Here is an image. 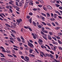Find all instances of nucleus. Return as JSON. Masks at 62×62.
I'll list each match as a JSON object with an SVG mask.
<instances>
[{"mask_svg":"<svg viewBox=\"0 0 62 62\" xmlns=\"http://www.w3.org/2000/svg\"><path fill=\"white\" fill-rule=\"evenodd\" d=\"M16 22L17 23V25H19L20 24V23L21 22H22V19L21 18L18 19L16 20Z\"/></svg>","mask_w":62,"mask_h":62,"instance_id":"nucleus-1","label":"nucleus"},{"mask_svg":"<svg viewBox=\"0 0 62 62\" xmlns=\"http://www.w3.org/2000/svg\"><path fill=\"white\" fill-rule=\"evenodd\" d=\"M10 39V41L11 43H13L14 44V42H13V41L14 40V39L13 38L10 37L9 38Z\"/></svg>","mask_w":62,"mask_h":62,"instance_id":"nucleus-2","label":"nucleus"},{"mask_svg":"<svg viewBox=\"0 0 62 62\" xmlns=\"http://www.w3.org/2000/svg\"><path fill=\"white\" fill-rule=\"evenodd\" d=\"M38 42L39 44L41 45L42 44V43H43V41L42 40L40 39H39L38 41Z\"/></svg>","mask_w":62,"mask_h":62,"instance_id":"nucleus-3","label":"nucleus"},{"mask_svg":"<svg viewBox=\"0 0 62 62\" xmlns=\"http://www.w3.org/2000/svg\"><path fill=\"white\" fill-rule=\"evenodd\" d=\"M28 45L30 47H31V48H33V47H34V46H33V45L32 44L30 43H28Z\"/></svg>","mask_w":62,"mask_h":62,"instance_id":"nucleus-4","label":"nucleus"},{"mask_svg":"<svg viewBox=\"0 0 62 62\" xmlns=\"http://www.w3.org/2000/svg\"><path fill=\"white\" fill-rule=\"evenodd\" d=\"M5 5H2V6H0V9H5V7H4Z\"/></svg>","mask_w":62,"mask_h":62,"instance_id":"nucleus-5","label":"nucleus"},{"mask_svg":"<svg viewBox=\"0 0 62 62\" xmlns=\"http://www.w3.org/2000/svg\"><path fill=\"white\" fill-rule=\"evenodd\" d=\"M2 15H3V16H4V17H6V16L5 15V14H4L3 13L0 14V17H1L2 18H4V17H3V16Z\"/></svg>","mask_w":62,"mask_h":62,"instance_id":"nucleus-6","label":"nucleus"},{"mask_svg":"<svg viewBox=\"0 0 62 62\" xmlns=\"http://www.w3.org/2000/svg\"><path fill=\"white\" fill-rule=\"evenodd\" d=\"M41 48H42V49H44L45 48L46 50V49H47V48H46V46H45L42 45L41 46Z\"/></svg>","mask_w":62,"mask_h":62,"instance_id":"nucleus-7","label":"nucleus"},{"mask_svg":"<svg viewBox=\"0 0 62 62\" xmlns=\"http://www.w3.org/2000/svg\"><path fill=\"white\" fill-rule=\"evenodd\" d=\"M48 38L50 40H51L52 39V38L51 37V36L49 35H47Z\"/></svg>","mask_w":62,"mask_h":62,"instance_id":"nucleus-8","label":"nucleus"},{"mask_svg":"<svg viewBox=\"0 0 62 62\" xmlns=\"http://www.w3.org/2000/svg\"><path fill=\"white\" fill-rule=\"evenodd\" d=\"M17 39L18 42H21V40L20 39V38L19 37H17Z\"/></svg>","mask_w":62,"mask_h":62,"instance_id":"nucleus-9","label":"nucleus"},{"mask_svg":"<svg viewBox=\"0 0 62 62\" xmlns=\"http://www.w3.org/2000/svg\"><path fill=\"white\" fill-rule=\"evenodd\" d=\"M29 52L30 54L33 53V50L31 49H30L29 50Z\"/></svg>","mask_w":62,"mask_h":62,"instance_id":"nucleus-10","label":"nucleus"},{"mask_svg":"<svg viewBox=\"0 0 62 62\" xmlns=\"http://www.w3.org/2000/svg\"><path fill=\"white\" fill-rule=\"evenodd\" d=\"M46 15L47 17H50V15L48 13H46Z\"/></svg>","mask_w":62,"mask_h":62,"instance_id":"nucleus-11","label":"nucleus"},{"mask_svg":"<svg viewBox=\"0 0 62 62\" xmlns=\"http://www.w3.org/2000/svg\"><path fill=\"white\" fill-rule=\"evenodd\" d=\"M56 48V46H54L53 48H52V50L54 51H55Z\"/></svg>","mask_w":62,"mask_h":62,"instance_id":"nucleus-12","label":"nucleus"},{"mask_svg":"<svg viewBox=\"0 0 62 62\" xmlns=\"http://www.w3.org/2000/svg\"><path fill=\"white\" fill-rule=\"evenodd\" d=\"M47 8L48 9H52V7L50 6H48Z\"/></svg>","mask_w":62,"mask_h":62,"instance_id":"nucleus-13","label":"nucleus"},{"mask_svg":"<svg viewBox=\"0 0 62 62\" xmlns=\"http://www.w3.org/2000/svg\"><path fill=\"white\" fill-rule=\"evenodd\" d=\"M41 14L42 15L44 16V17H46V15L44 13H41Z\"/></svg>","mask_w":62,"mask_h":62,"instance_id":"nucleus-14","label":"nucleus"},{"mask_svg":"<svg viewBox=\"0 0 62 62\" xmlns=\"http://www.w3.org/2000/svg\"><path fill=\"white\" fill-rule=\"evenodd\" d=\"M50 20L52 21H55V19L53 18H50Z\"/></svg>","mask_w":62,"mask_h":62,"instance_id":"nucleus-15","label":"nucleus"},{"mask_svg":"<svg viewBox=\"0 0 62 62\" xmlns=\"http://www.w3.org/2000/svg\"><path fill=\"white\" fill-rule=\"evenodd\" d=\"M31 1V0H26V2L27 4L29 3V2Z\"/></svg>","mask_w":62,"mask_h":62,"instance_id":"nucleus-16","label":"nucleus"},{"mask_svg":"<svg viewBox=\"0 0 62 62\" xmlns=\"http://www.w3.org/2000/svg\"><path fill=\"white\" fill-rule=\"evenodd\" d=\"M57 40H58V43H59L60 44H62V42H61L58 39Z\"/></svg>","mask_w":62,"mask_h":62,"instance_id":"nucleus-17","label":"nucleus"},{"mask_svg":"<svg viewBox=\"0 0 62 62\" xmlns=\"http://www.w3.org/2000/svg\"><path fill=\"white\" fill-rule=\"evenodd\" d=\"M38 1H39V2H40L41 3H43V1L42 0H38Z\"/></svg>","mask_w":62,"mask_h":62,"instance_id":"nucleus-18","label":"nucleus"},{"mask_svg":"<svg viewBox=\"0 0 62 62\" xmlns=\"http://www.w3.org/2000/svg\"><path fill=\"white\" fill-rule=\"evenodd\" d=\"M55 56H56V59H58V57H59V56L57 54H55Z\"/></svg>","mask_w":62,"mask_h":62,"instance_id":"nucleus-19","label":"nucleus"},{"mask_svg":"<svg viewBox=\"0 0 62 62\" xmlns=\"http://www.w3.org/2000/svg\"><path fill=\"white\" fill-rule=\"evenodd\" d=\"M27 6H28V5L27 4H25L24 7V8H26L27 7Z\"/></svg>","mask_w":62,"mask_h":62,"instance_id":"nucleus-20","label":"nucleus"},{"mask_svg":"<svg viewBox=\"0 0 62 62\" xmlns=\"http://www.w3.org/2000/svg\"><path fill=\"white\" fill-rule=\"evenodd\" d=\"M42 20L43 21H45V18L43 16L41 18Z\"/></svg>","mask_w":62,"mask_h":62,"instance_id":"nucleus-21","label":"nucleus"},{"mask_svg":"<svg viewBox=\"0 0 62 62\" xmlns=\"http://www.w3.org/2000/svg\"><path fill=\"white\" fill-rule=\"evenodd\" d=\"M5 25L6 26H7V27H8L10 28V26L9 25V24H8L5 23Z\"/></svg>","mask_w":62,"mask_h":62,"instance_id":"nucleus-22","label":"nucleus"},{"mask_svg":"<svg viewBox=\"0 0 62 62\" xmlns=\"http://www.w3.org/2000/svg\"><path fill=\"white\" fill-rule=\"evenodd\" d=\"M35 51L36 52V53H37V54H39V52H38V50L36 49H35Z\"/></svg>","mask_w":62,"mask_h":62,"instance_id":"nucleus-23","label":"nucleus"},{"mask_svg":"<svg viewBox=\"0 0 62 62\" xmlns=\"http://www.w3.org/2000/svg\"><path fill=\"white\" fill-rule=\"evenodd\" d=\"M25 58L27 60L29 61V58L27 56H25Z\"/></svg>","mask_w":62,"mask_h":62,"instance_id":"nucleus-24","label":"nucleus"},{"mask_svg":"<svg viewBox=\"0 0 62 62\" xmlns=\"http://www.w3.org/2000/svg\"><path fill=\"white\" fill-rule=\"evenodd\" d=\"M33 23L34 26H36V23L34 22H33Z\"/></svg>","mask_w":62,"mask_h":62,"instance_id":"nucleus-25","label":"nucleus"},{"mask_svg":"<svg viewBox=\"0 0 62 62\" xmlns=\"http://www.w3.org/2000/svg\"><path fill=\"white\" fill-rule=\"evenodd\" d=\"M60 29V27H57L55 28V29H56V30H58V29Z\"/></svg>","mask_w":62,"mask_h":62,"instance_id":"nucleus-26","label":"nucleus"},{"mask_svg":"<svg viewBox=\"0 0 62 62\" xmlns=\"http://www.w3.org/2000/svg\"><path fill=\"white\" fill-rule=\"evenodd\" d=\"M52 39H54L56 41H57V39H56V38H55V37H52Z\"/></svg>","mask_w":62,"mask_h":62,"instance_id":"nucleus-27","label":"nucleus"},{"mask_svg":"<svg viewBox=\"0 0 62 62\" xmlns=\"http://www.w3.org/2000/svg\"><path fill=\"white\" fill-rule=\"evenodd\" d=\"M13 8H17V6H15V5H13Z\"/></svg>","mask_w":62,"mask_h":62,"instance_id":"nucleus-28","label":"nucleus"},{"mask_svg":"<svg viewBox=\"0 0 62 62\" xmlns=\"http://www.w3.org/2000/svg\"><path fill=\"white\" fill-rule=\"evenodd\" d=\"M0 60L1 61H5V59L3 58H0Z\"/></svg>","mask_w":62,"mask_h":62,"instance_id":"nucleus-29","label":"nucleus"},{"mask_svg":"<svg viewBox=\"0 0 62 62\" xmlns=\"http://www.w3.org/2000/svg\"><path fill=\"white\" fill-rule=\"evenodd\" d=\"M46 24L47 25H48V26H51L52 25H51V24H50V23H46Z\"/></svg>","mask_w":62,"mask_h":62,"instance_id":"nucleus-30","label":"nucleus"},{"mask_svg":"<svg viewBox=\"0 0 62 62\" xmlns=\"http://www.w3.org/2000/svg\"><path fill=\"white\" fill-rule=\"evenodd\" d=\"M56 13H58V15H59L60 16L61 15V14L59 12H58V11H56Z\"/></svg>","mask_w":62,"mask_h":62,"instance_id":"nucleus-31","label":"nucleus"},{"mask_svg":"<svg viewBox=\"0 0 62 62\" xmlns=\"http://www.w3.org/2000/svg\"><path fill=\"white\" fill-rule=\"evenodd\" d=\"M12 32H13V33H15V34H16V32H15V31H14V30H11Z\"/></svg>","mask_w":62,"mask_h":62,"instance_id":"nucleus-32","label":"nucleus"},{"mask_svg":"<svg viewBox=\"0 0 62 62\" xmlns=\"http://www.w3.org/2000/svg\"><path fill=\"white\" fill-rule=\"evenodd\" d=\"M55 37H56V38H57V39H60V37L59 36H55Z\"/></svg>","mask_w":62,"mask_h":62,"instance_id":"nucleus-33","label":"nucleus"},{"mask_svg":"<svg viewBox=\"0 0 62 62\" xmlns=\"http://www.w3.org/2000/svg\"><path fill=\"white\" fill-rule=\"evenodd\" d=\"M25 0H21V2L22 3V4H24V2H25Z\"/></svg>","mask_w":62,"mask_h":62,"instance_id":"nucleus-34","label":"nucleus"},{"mask_svg":"<svg viewBox=\"0 0 62 62\" xmlns=\"http://www.w3.org/2000/svg\"><path fill=\"white\" fill-rule=\"evenodd\" d=\"M6 53H10V51L7 50L6 51Z\"/></svg>","mask_w":62,"mask_h":62,"instance_id":"nucleus-35","label":"nucleus"},{"mask_svg":"<svg viewBox=\"0 0 62 62\" xmlns=\"http://www.w3.org/2000/svg\"><path fill=\"white\" fill-rule=\"evenodd\" d=\"M36 37H37V35H35L34 36H33V37L34 39H36Z\"/></svg>","mask_w":62,"mask_h":62,"instance_id":"nucleus-36","label":"nucleus"},{"mask_svg":"<svg viewBox=\"0 0 62 62\" xmlns=\"http://www.w3.org/2000/svg\"><path fill=\"white\" fill-rule=\"evenodd\" d=\"M11 34V36L13 37V38H15V36L13 34Z\"/></svg>","mask_w":62,"mask_h":62,"instance_id":"nucleus-37","label":"nucleus"},{"mask_svg":"<svg viewBox=\"0 0 62 62\" xmlns=\"http://www.w3.org/2000/svg\"><path fill=\"white\" fill-rule=\"evenodd\" d=\"M38 6L39 7V8H41V7H42V5H38Z\"/></svg>","mask_w":62,"mask_h":62,"instance_id":"nucleus-38","label":"nucleus"},{"mask_svg":"<svg viewBox=\"0 0 62 62\" xmlns=\"http://www.w3.org/2000/svg\"><path fill=\"white\" fill-rule=\"evenodd\" d=\"M43 32H44V33H48V31L46 30H44L43 31Z\"/></svg>","mask_w":62,"mask_h":62,"instance_id":"nucleus-39","label":"nucleus"},{"mask_svg":"<svg viewBox=\"0 0 62 62\" xmlns=\"http://www.w3.org/2000/svg\"><path fill=\"white\" fill-rule=\"evenodd\" d=\"M5 29L6 30H9V28H7V26H6L5 27Z\"/></svg>","mask_w":62,"mask_h":62,"instance_id":"nucleus-40","label":"nucleus"},{"mask_svg":"<svg viewBox=\"0 0 62 62\" xmlns=\"http://www.w3.org/2000/svg\"><path fill=\"white\" fill-rule=\"evenodd\" d=\"M55 5L56 6V7H59V6H60V5L58 4H56Z\"/></svg>","mask_w":62,"mask_h":62,"instance_id":"nucleus-41","label":"nucleus"},{"mask_svg":"<svg viewBox=\"0 0 62 62\" xmlns=\"http://www.w3.org/2000/svg\"><path fill=\"white\" fill-rule=\"evenodd\" d=\"M42 23L44 25H46V23H45L43 22H42Z\"/></svg>","mask_w":62,"mask_h":62,"instance_id":"nucleus-42","label":"nucleus"},{"mask_svg":"<svg viewBox=\"0 0 62 62\" xmlns=\"http://www.w3.org/2000/svg\"><path fill=\"white\" fill-rule=\"evenodd\" d=\"M13 49L15 50H16V51H18V49L17 48H15V47H14L13 48Z\"/></svg>","mask_w":62,"mask_h":62,"instance_id":"nucleus-43","label":"nucleus"},{"mask_svg":"<svg viewBox=\"0 0 62 62\" xmlns=\"http://www.w3.org/2000/svg\"><path fill=\"white\" fill-rule=\"evenodd\" d=\"M16 6H19V4H18V2L16 1Z\"/></svg>","mask_w":62,"mask_h":62,"instance_id":"nucleus-44","label":"nucleus"},{"mask_svg":"<svg viewBox=\"0 0 62 62\" xmlns=\"http://www.w3.org/2000/svg\"><path fill=\"white\" fill-rule=\"evenodd\" d=\"M58 49L60 50H62V48L60 46L58 47Z\"/></svg>","mask_w":62,"mask_h":62,"instance_id":"nucleus-45","label":"nucleus"},{"mask_svg":"<svg viewBox=\"0 0 62 62\" xmlns=\"http://www.w3.org/2000/svg\"><path fill=\"white\" fill-rule=\"evenodd\" d=\"M21 39L23 40H24V39H23V38L22 36H21Z\"/></svg>","mask_w":62,"mask_h":62,"instance_id":"nucleus-46","label":"nucleus"},{"mask_svg":"<svg viewBox=\"0 0 62 62\" xmlns=\"http://www.w3.org/2000/svg\"><path fill=\"white\" fill-rule=\"evenodd\" d=\"M38 27H39V28H41L42 27L41 26H40V25H38Z\"/></svg>","mask_w":62,"mask_h":62,"instance_id":"nucleus-47","label":"nucleus"},{"mask_svg":"<svg viewBox=\"0 0 62 62\" xmlns=\"http://www.w3.org/2000/svg\"><path fill=\"white\" fill-rule=\"evenodd\" d=\"M45 29H48V30H51V29H50L49 28L47 27H45Z\"/></svg>","mask_w":62,"mask_h":62,"instance_id":"nucleus-48","label":"nucleus"},{"mask_svg":"<svg viewBox=\"0 0 62 62\" xmlns=\"http://www.w3.org/2000/svg\"><path fill=\"white\" fill-rule=\"evenodd\" d=\"M49 33L50 35H53V33L51 32H49Z\"/></svg>","mask_w":62,"mask_h":62,"instance_id":"nucleus-49","label":"nucleus"},{"mask_svg":"<svg viewBox=\"0 0 62 62\" xmlns=\"http://www.w3.org/2000/svg\"><path fill=\"white\" fill-rule=\"evenodd\" d=\"M24 28H25V29H28H28L29 28V27L24 26Z\"/></svg>","mask_w":62,"mask_h":62,"instance_id":"nucleus-50","label":"nucleus"},{"mask_svg":"<svg viewBox=\"0 0 62 62\" xmlns=\"http://www.w3.org/2000/svg\"><path fill=\"white\" fill-rule=\"evenodd\" d=\"M43 9L44 10H46V11L47 10V9H46V7L44 8V7H43Z\"/></svg>","mask_w":62,"mask_h":62,"instance_id":"nucleus-51","label":"nucleus"},{"mask_svg":"<svg viewBox=\"0 0 62 62\" xmlns=\"http://www.w3.org/2000/svg\"><path fill=\"white\" fill-rule=\"evenodd\" d=\"M50 56L51 58H53V55L52 54H49V57Z\"/></svg>","mask_w":62,"mask_h":62,"instance_id":"nucleus-52","label":"nucleus"},{"mask_svg":"<svg viewBox=\"0 0 62 62\" xmlns=\"http://www.w3.org/2000/svg\"><path fill=\"white\" fill-rule=\"evenodd\" d=\"M9 10L10 11V12H11V13H12V12H13L12 10V9H11V8H10V9H9Z\"/></svg>","mask_w":62,"mask_h":62,"instance_id":"nucleus-53","label":"nucleus"},{"mask_svg":"<svg viewBox=\"0 0 62 62\" xmlns=\"http://www.w3.org/2000/svg\"><path fill=\"white\" fill-rule=\"evenodd\" d=\"M19 5L20 7H22L23 6V4L21 3H19Z\"/></svg>","mask_w":62,"mask_h":62,"instance_id":"nucleus-54","label":"nucleus"},{"mask_svg":"<svg viewBox=\"0 0 62 62\" xmlns=\"http://www.w3.org/2000/svg\"><path fill=\"white\" fill-rule=\"evenodd\" d=\"M56 16H57V15H56V14H54V18H55V17H56Z\"/></svg>","mask_w":62,"mask_h":62,"instance_id":"nucleus-55","label":"nucleus"},{"mask_svg":"<svg viewBox=\"0 0 62 62\" xmlns=\"http://www.w3.org/2000/svg\"><path fill=\"white\" fill-rule=\"evenodd\" d=\"M6 8H7V9H9V6H7L6 7Z\"/></svg>","mask_w":62,"mask_h":62,"instance_id":"nucleus-56","label":"nucleus"},{"mask_svg":"<svg viewBox=\"0 0 62 62\" xmlns=\"http://www.w3.org/2000/svg\"><path fill=\"white\" fill-rule=\"evenodd\" d=\"M19 9H20V8H19L18 7L16 8V10H17V11H19Z\"/></svg>","mask_w":62,"mask_h":62,"instance_id":"nucleus-57","label":"nucleus"},{"mask_svg":"<svg viewBox=\"0 0 62 62\" xmlns=\"http://www.w3.org/2000/svg\"><path fill=\"white\" fill-rule=\"evenodd\" d=\"M52 25H53V26H55V24L54 23H52Z\"/></svg>","mask_w":62,"mask_h":62,"instance_id":"nucleus-58","label":"nucleus"},{"mask_svg":"<svg viewBox=\"0 0 62 62\" xmlns=\"http://www.w3.org/2000/svg\"><path fill=\"white\" fill-rule=\"evenodd\" d=\"M33 3V1H31V2L30 3V5H33V3Z\"/></svg>","mask_w":62,"mask_h":62,"instance_id":"nucleus-59","label":"nucleus"},{"mask_svg":"<svg viewBox=\"0 0 62 62\" xmlns=\"http://www.w3.org/2000/svg\"><path fill=\"white\" fill-rule=\"evenodd\" d=\"M40 33L42 34V35H44V33L43 32L41 31L40 32Z\"/></svg>","mask_w":62,"mask_h":62,"instance_id":"nucleus-60","label":"nucleus"},{"mask_svg":"<svg viewBox=\"0 0 62 62\" xmlns=\"http://www.w3.org/2000/svg\"><path fill=\"white\" fill-rule=\"evenodd\" d=\"M54 61H55V62H60V61H57L56 59H55L54 60Z\"/></svg>","mask_w":62,"mask_h":62,"instance_id":"nucleus-61","label":"nucleus"},{"mask_svg":"<svg viewBox=\"0 0 62 62\" xmlns=\"http://www.w3.org/2000/svg\"><path fill=\"white\" fill-rule=\"evenodd\" d=\"M37 10H38V11H40V9H39V8H37Z\"/></svg>","mask_w":62,"mask_h":62,"instance_id":"nucleus-62","label":"nucleus"},{"mask_svg":"<svg viewBox=\"0 0 62 62\" xmlns=\"http://www.w3.org/2000/svg\"><path fill=\"white\" fill-rule=\"evenodd\" d=\"M21 57L22 58V59H24V57L23 56H21Z\"/></svg>","mask_w":62,"mask_h":62,"instance_id":"nucleus-63","label":"nucleus"},{"mask_svg":"<svg viewBox=\"0 0 62 62\" xmlns=\"http://www.w3.org/2000/svg\"><path fill=\"white\" fill-rule=\"evenodd\" d=\"M59 9H61V10H62V7H59Z\"/></svg>","mask_w":62,"mask_h":62,"instance_id":"nucleus-64","label":"nucleus"}]
</instances>
